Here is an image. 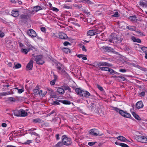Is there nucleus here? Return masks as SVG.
Listing matches in <instances>:
<instances>
[{"label":"nucleus","instance_id":"f3484780","mask_svg":"<svg viewBox=\"0 0 147 147\" xmlns=\"http://www.w3.org/2000/svg\"><path fill=\"white\" fill-rule=\"evenodd\" d=\"M143 104L142 101H138L136 105V107L138 109H140L143 107Z\"/></svg>","mask_w":147,"mask_h":147},{"label":"nucleus","instance_id":"a18cd8bd","mask_svg":"<svg viewBox=\"0 0 147 147\" xmlns=\"http://www.w3.org/2000/svg\"><path fill=\"white\" fill-rule=\"evenodd\" d=\"M105 49L106 50L108 51V52L111 51L113 50V49H112L110 47H105Z\"/></svg>","mask_w":147,"mask_h":147},{"label":"nucleus","instance_id":"5fc2aeb1","mask_svg":"<svg viewBox=\"0 0 147 147\" xmlns=\"http://www.w3.org/2000/svg\"><path fill=\"white\" fill-rule=\"evenodd\" d=\"M9 100L11 102H15V99L13 97H9Z\"/></svg>","mask_w":147,"mask_h":147},{"label":"nucleus","instance_id":"6e6d98bb","mask_svg":"<svg viewBox=\"0 0 147 147\" xmlns=\"http://www.w3.org/2000/svg\"><path fill=\"white\" fill-rule=\"evenodd\" d=\"M56 81L55 80H53L51 81L50 82V84L51 85H53L55 84V82Z\"/></svg>","mask_w":147,"mask_h":147},{"label":"nucleus","instance_id":"6ab92c4d","mask_svg":"<svg viewBox=\"0 0 147 147\" xmlns=\"http://www.w3.org/2000/svg\"><path fill=\"white\" fill-rule=\"evenodd\" d=\"M57 92L59 94L62 95L64 94L65 92L64 89L61 86L58 88Z\"/></svg>","mask_w":147,"mask_h":147},{"label":"nucleus","instance_id":"4be33fe9","mask_svg":"<svg viewBox=\"0 0 147 147\" xmlns=\"http://www.w3.org/2000/svg\"><path fill=\"white\" fill-rule=\"evenodd\" d=\"M11 13V15L14 17H16L19 15V11H18L13 10Z\"/></svg>","mask_w":147,"mask_h":147},{"label":"nucleus","instance_id":"0e129e2a","mask_svg":"<svg viewBox=\"0 0 147 147\" xmlns=\"http://www.w3.org/2000/svg\"><path fill=\"white\" fill-rule=\"evenodd\" d=\"M70 44L69 42H65L63 43V45L65 46H67L68 45H70Z\"/></svg>","mask_w":147,"mask_h":147},{"label":"nucleus","instance_id":"c9c22d12","mask_svg":"<svg viewBox=\"0 0 147 147\" xmlns=\"http://www.w3.org/2000/svg\"><path fill=\"white\" fill-rule=\"evenodd\" d=\"M47 89L48 91H49V93L50 94L51 96H53L54 95V92L53 90L51 88H47Z\"/></svg>","mask_w":147,"mask_h":147},{"label":"nucleus","instance_id":"338daca9","mask_svg":"<svg viewBox=\"0 0 147 147\" xmlns=\"http://www.w3.org/2000/svg\"><path fill=\"white\" fill-rule=\"evenodd\" d=\"M24 92V90L22 89H18V93H21Z\"/></svg>","mask_w":147,"mask_h":147},{"label":"nucleus","instance_id":"7c9ffc66","mask_svg":"<svg viewBox=\"0 0 147 147\" xmlns=\"http://www.w3.org/2000/svg\"><path fill=\"white\" fill-rule=\"evenodd\" d=\"M14 115L18 117L20 116H21L20 110L15 111L14 112Z\"/></svg>","mask_w":147,"mask_h":147},{"label":"nucleus","instance_id":"b1692460","mask_svg":"<svg viewBox=\"0 0 147 147\" xmlns=\"http://www.w3.org/2000/svg\"><path fill=\"white\" fill-rule=\"evenodd\" d=\"M117 138L120 141H122L123 142H125V141H128L124 137L122 136H119Z\"/></svg>","mask_w":147,"mask_h":147},{"label":"nucleus","instance_id":"20e7f679","mask_svg":"<svg viewBox=\"0 0 147 147\" xmlns=\"http://www.w3.org/2000/svg\"><path fill=\"white\" fill-rule=\"evenodd\" d=\"M111 64L109 63L106 62L100 61L99 62H97L96 65H93V66L95 67L98 68L100 66H107L108 67H111L112 66Z\"/></svg>","mask_w":147,"mask_h":147},{"label":"nucleus","instance_id":"dca6fc26","mask_svg":"<svg viewBox=\"0 0 147 147\" xmlns=\"http://www.w3.org/2000/svg\"><path fill=\"white\" fill-rule=\"evenodd\" d=\"M59 36L60 38L65 39L67 38L66 34L63 32H60L59 33Z\"/></svg>","mask_w":147,"mask_h":147},{"label":"nucleus","instance_id":"c756f323","mask_svg":"<svg viewBox=\"0 0 147 147\" xmlns=\"http://www.w3.org/2000/svg\"><path fill=\"white\" fill-rule=\"evenodd\" d=\"M126 28L127 29L131 31H135L136 29V27L134 26H126Z\"/></svg>","mask_w":147,"mask_h":147},{"label":"nucleus","instance_id":"c03bdc74","mask_svg":"<svg viewBox=\"0 0 147 147\" xmlns=\"http://www.w3.org/2000/svg\"><path fill=\"white\" fill-rule=\"evenodd\" d=\"M41 121V120L40 119H34L33 121L35 123H40Z\"/></svg>","mask_w":147,"mask_h":147},{"label":"nucleus","instance_id":"f257e3e1","mask_svg":"<svg viewBox=\"0 0 147 147\" xmlns=\"http://www.w3.org/2000/svg\"><path fill=\"white\" fill-rule=\"evenodd\" d=\"M75 91L77 94L81 97L87 98L91 96V94L89 92L80 88H76L75 89Z\"/></svg>","mask_w":147,"mask_h":147},{"label":"nucleus","instance_id":"a211bd4d","mask_svg":"<svg viewBox=\"0 0 147 147\" xmlns=\"http://www.w3.org/2000/svg\"><path fill=\"white\" fill-rule=\"evenodd\" d=\"M31 50H32V49L31 48H28L27 49H21V51L22 53H24L25 54H26Z\"/></svg>","mask_w":147,"mask_h":147},{"label":"nucleus","instance_id":"49530a36","mask_svg":"<svg viewBox=\"0 0 147 147\" xmlns=\"http://www.w3.org/2000/svg\"><path fill=\"white\" fill-rule=\"evenodd\" d=\"M111 107L113 108V110L117 112H119V111L120 110L117 107H115L113 106H111Z\"/></svg>","mask_w":147,"mask_h":147},{"label":"nucleus","instance_id":"69168bd1","mask_svg":"<svg viewBox=\"0 0 147 147\" xmlns=\"http://www.w3.org/2000/svg\"><path fill=\"white\" fill-rule=\"evenodd\" d=\"M32 134L36 136L39 137V135L35 132H32L31 133Z\"/></svg>","mask_w":147,"mask_h":147},{"label":"nucleus","instance_id":"5701e85b","mask_svg":"<svg viewBox=\"0 0 147 147\" xmlns=\"http://www.w3.org/2000/svg\"><path fill=\"white\" fill-rule=\"evenodd\" d=\"M94 31V29L93 30H90L87 32V34L88 35L90 36H92L95 35V34Z\"/></svg>","mask_w":147,"mask_h":147},{"label":"nucleus","instance_id":"0eeeda50","mask_svg":"<svg viewBox=\"0 0 147 147\" xmlns=\"http://www.w3.org/2000/svg\"><path fill=\"white\" fill-rule=\"evenodd\" d=\"M89 134L94 136H101L103 135V134H100L99 131L98 130L96 129H90L89 131Z\"/></svg>","mask_w":147,"mask_h":147},{"label":"nucleus","instance_id":"4468645a","mask_svg":"<svg viewBox=\"0 0 147 147\" xmlns=\"http://www.w3.org/2000/svg\"><path fill=\"white\" fill-rule=\"evenodd\" d=\"M13 42L11 41H9L7 44V47L9 48L10 50H13L14 47L13 46Z\"/></svg>","mask_w":147,"mask_h":147},{"label":"nucleus","instance_id":"680f3d73","mask_svg":"<svg viewBox=\"0 0 147 147\" xmlns=\"http://www.w3.org/2000/svg\"><path fill=\"white\" fill-rule=\"evenodd\" d=\"M40 30L42 32H44L46 31V28L44 27H42L41 28Z\"/></svg>","mask_w":147,"mask_h":147},{"label":"nucleus","instance_id":"58836bf2","mask_svg":"<svg viewBox=\"0 0 147 147\" xmlns=\"http://www.w3.org/2000/svg\"><path fill=\"white\" fill-rule=\"evenodd\" d=\"M63 51L66 53H70V50L69 49L67 48H64L62 49Z\"/></svg>","mask_w":147,"mask_h":147},{"label":"nucleus","instance_id":"aec40b11","mask_svg":"<svg viewBox=\"0 0 147 147\" xmlns=\"http://www.w3.org/2000/svg\"><path fill=\"white\" fill-rule=\"evenodd\" d=\"M90 106L88 107V108L90 110L92 111H94L96 109V105L94 104L91 103Z\"/></svg>","mask_w":147,"mask_h":147},{"label":"nucleus","instance_id":"774afa93","mask_svg":"<svg viewBox=\"0 0 147 147\" xmlns=\"http://www.w3.org/2000/svg\"><path fill=\"white\" fill-rule=\"evenodd\" d=\"M31 142V141L30 140H28L27 141L24 143L25 144H29Z\"/></svg>","mask_w":147,"mask_h":147},{"label":"nucleus","instance_id":"9d476101","mask_svg":"<svg viewBox=\"0 0 147 147\" xmlns=\"http://www.w3.org/2000/svg\"><path fill=\"white\" fill-rule=\"evenodd\" d=\"M119 113L125 117L129 118L131 117V115L129 113H127L126 111H124L122 110H120Z\"/></svg>","mask_w":147,"mask_h":147},{"label":"nucleus","instance_id":"864d4df0","mask_svg":"<svg viewBox=\"0 0 147 147\" xmlns=\"http://www.w3.org/2000/svg\"><path fill=\"white\" fill-rule=\"evenodd\" d=\"M120 146L122 147H129V146L126 144L124 143H121L120 144Z\"/></svg>","mask_w":147,"mask_h":147},{"label":"nucleus","instance_id":"13d9d810","mask_svg":"<svg viewBox=\"0 0 147 147\" xmlns=\"http://www.w3.org/2000/svg\"><path fill=\"white\" fill-rule=\"evenodd\" d=\"M97 88H98V89L100 90V91H102L103 90V89L102 88L101 86L100 85H97Z\"/></svg>","mask_w":147,"mask_h":147},{"label":"nucleus","instance_id":"a878e982","mask_svg":"<svg viewBox=\"0 0 147 147\" xmlns=\"http://www.w3.org/2000/svg\"><path fill=\"white\" fill-rule=\"evenodd\" d=\"M108 71L111 74H114L117 75H119L120 74L119 73L115 71H114L113 69L110 68L109 67L108 69Z\"/></svg>","mask_w":147,"mask_h":147},{"label":"nucleus","instance_id":"4d7b16f0","mask_svg":"<svg viewBox=\"0 0 147 147\" xmlns=\"http://www.w3.org/2000/svg\"><path fill=\"white\" fill-rule=\"evenodd\" d=\"M26 45L28 47V48H31L32 49V48L34 49V48L33 46L28 43H27L26 44Z\"/></svg>","mask_w":147,"mask_h":147},{"label":"nucleus","instance_id":"e2e57ef3","mask_svg":"<svg viewBox=\"0 0 147 147\" xmlns=\"http://www.w3.org/2000/svg\"><path fill=\"white\" fill-rule=\"evenodd\" d=\"M119 71L121 72H125L126 71V70L125 69H120L119 70Z\"/></svg>","mask_w":147,"mask_h":147},{"label":"nucleus","instance_id":"c85d7f7f","mask_svg":"<svg viewBox=\"0 0 147 147\" xmlns=\"http://www.w3.org/2000/svg\"><path fill=\"white\" fill-rule=\"evenodd\" d=\"M60 120V118L58 117H55L54 119H52V120H50V121L54 122L55 123H57Z\"/></svg>","mask_w":147,"mask_h":147},{"label":"nucleus","instance_id":"37998d69","mask_svg":"<svg viewBox=\"0 0 147 147\" xmlns=\"http://www.w3.org/2000/svg\"><path fill=\"white\" fill-rule=\"evenodd\" d=\"M33 92L34 94V95H37L39 93V90L37 89H35L33 90Z\"/></svg>","mask_w":147,"mask_h":147},{"label":"nucleus","instance_id":"ddd939ff","mask_svg":"<svg viewBox=\"0 0 147 147\" xmlns=\"http://www.w3.org/2000/svg\"><path fill=\"white\" fill-rule=\"evenodd\" d=\"M33 61L31 60L28 64L26 67V69L27 70H31L32 68Z\"/></svg>","mask_w":147,"mask_h":147},{"label":"nucleus","instance_id":"6e6552de","mask_svg":"<svg viewBox=\"0 0 147 147\" xmlns=\"http://www.w3.org/2000/svg\"><path fill=\"white\" fill-rule=\"evenodd\" d=\"M137 140L139 142H140L143 143H147V138L145 136H138L137 137Z\"/></svg>","mask_w":147,"mask_h":147},{"label":"nucleus","instance_id":"f704fd0d","mask_svg":"<svg viewBox=\"0 0 147 147\" xmlns=\"http://www.w3.org/2000/svg\"><path fill=\"white\" fill-rule=\"evenodd\" d=\"M132 39L134 42H136L138 43H140L141 42V40L139 38H136L135 37H133L132 38Z\"/></svg>","mask_w":147,"mask_h":147},{"label":"nucleus","instance_id":"473e14b6","mask_svg":"<svg viewBox=\"0 0 147 147\" xmlns=\"http://www.w3.org/2000/svg\"><path fill=\"white\" fill-rule=\"evenodd\" d=\"M109 67H99L98 68V70L101 71H108Z\"/></svg>","mask_w":147,"mask_h":147},{"label":"nucleus","instance_id":"2eb2a0df","mask_svg":"<svg viewBox=\"0 0 147 147\" xmlns=\"http://www.w3.org/2000/svg\"><path fill=\"white\" fill-rule=\"evenodd\" d=\"M140 5L143 7H145L147 8V1H144L143 0H141L139 2Z\"/></svg>","mask_w":147,"mask_h":147},{"label":"nucleus","instance_id":"423d86ee","mask_svg":"<svg viewBox=\"0 0 147 147\" xmlns=\"http://www.w3.org/2000/svg\"><path fill=\"white\" fill-rule=\"evenodd\" d=\"M58 101V102L54 101L53 102V105H59V102H61L65 105H70L71 104V102L68 100H59Z\"/></svg>","mask_w":147,"mask_h":147},{"label":"nucleus","instance_id":"393cba45","mask_svg":"<svg viewBox=\"0 0 147 147\" xmlns=\"http://www.w3.org/2000/svg\"><path fill=\"white\" fill-rule=\"evenodd\" d=\"M129 19L132 22H136L137 20L136 19V16L135 15L129 16Z\"/></svg>","mask_w":147,"mask_h":147},{"label":"nucleus","instance_id":"603ef678","mask_svg":"<svg viewBox=\"0 0 147 147\" xmlns=\"http://www.w3.org/2000/svg\"><path fill=\"white\" fill-rule=\"evenodd\" d=\"M96 143V142H89L88 143V145L90 146H92L94 145L95 143Z\"/></svg>","mask_w":147,"mask_h":147},{"label":"nucleus","instance_id":"2f4dec72","mask_svg":"<svg viewBox=\"0 0 147 147\" xmlns=\"http://www.w3.org/2000/svg\"><path fill=\"white\" fill-rule=\"evenodd\" d=\"M20 115L22 116H25L27 115V113L23 109L20 110Z\"/></svg>","mask_w":147,"mask_h":147},{"label":"nucleus","instance_id":"f8f14e48","mask_svg":"<svg viewBox=\"0 0 147 147\" xmlns=\"http://www.w3.org/2000/svg\"><path fill=\"white\" fill-rule=\"evenodd\" d=\"M56 115V113L55 111H54L53 110L51 112L49 113L46 115V117H49V120H51V119H52L55 118V116Z\"/></svg>","mask_w":147,"mask_h":147},{"label":"nucleus","instance_id":"72a5a7b5","mask_svg":"<svg viewBox=\"0 0 147 147\" xmlns=\"http://www.w3.org/2000/svg\"><path fill=\"white\" fill-rule=\"evenodd\" d=\"M102 30H101L100 28H97L94 29V32L95 34H99L102 32Z\"/></svg>","mask_w":147,"mask_h":147},{"label":"nucleus","instance_id":"79ce46f5","mask_svg":"<svg viewBox=\"0 0 147 147\" xmlns=\"http://www.w3.org/2000/svg\"><path fill=\"white\" fill-rule=\"evenodd\" d=\"M9 94H10V93L9 92L0 93V95L1 96H4Z\"/></svg>","mask_w":147,"mask_h":147},{"label":"nucleus","instance_id":"9b49d317","mask_svg":"<svg viewBox=\"0 0 147 147\" xmlns=\"http://www.w3.org/2000/svg\"><path fill=\"white\" fill-rule=\"evenodd\" d=\"M28 35L31 37L33 38L36 37V34L35 31L32 29L29 30L27 32Z\"/></svg>","mask_w":147,"mask_h":147},{"label":"nucleus","instance_id":"bb28decb","mask_svg":"<svg viewBox=\"0 0 147 147\" xmlns=\"http://www.w3.org/2000/svg\"><path fill=\"white\" fill-rule=\"evenodd\" d=\"M42 9L41 7L39 6H36L33 8V11L36 12L39 10Z\"/></svg>","mask_w":147,"mask_h":147},{"label":"nucleus","instance_id":"de8ad7c7","mask_svg":"<svg viewBox=\"0 0 147 147\" xmlns=\"http://www.w3.org/2000/svg\"><path fill=\"white\" fill-rule=\"evenodd\" d=\"M112 17H118L119 16V13L117 12H116L115 13L112 15Z\"/></svg>","mask_w":147,"mask_h":147},{"label":"nucleus","instance_id":"ea45409f","mask_svg":"<svg viewBox=\"0 0 147 147\" xmlns=\"http://www.w3.org/2000/svg\"><path fill=\"white\" fill-rule=\"evenodd\" d=\"M21 67V64L18 63L15 65V66L13 67V68L15 69H18L20 68Z\"/></svg>","mask_w":147,"mask_h":147},{"label":"nucleus","instance_id":"a19ab883","mask_svg":"<svg viewBox=\"0 0 147 147\" xmlns=\"http://www.w3.org/2000/svg\"><path fill=\"white\" fill-rule=\"evenodd\" d=\"M119 79H118V81H124L126 79V78L123 76H119Z\"/></svg>","mask_w":147,"mask_h":147},{"label":"nucleus","instance_id":"052dcab7","mask_svg":"<svg viewBox=\"0 0 147 147\" xmlns=\"http://www.w3.org/2000/svg\"><path fill=\"white\" fill-rule=\"evenodd\" d=\"M81 48L82 51L85 52H86L87 51V50L84 45H83L82 46Z\"/></svg>","mask_w":147,"mask_h":147},{"label":"nucleus","instance_id":"3c124183","mask_svg":"<svg viewBox=\"0 0 147 147\" xmlns=\"http://www.w3.org/2000/svg\"><path fill=\"white\" fill-rule=\"evenodd\" d=\"M42 90H40V91H39V93L38 94L40 96H45V94H44L42 93Z\"/></svg>","mask_w":147,"mask_h":147},{"label":"nucleus","instance_id":"4c0bfd02","mask_svg":"<svg viewBox=\"0 0 147 147\" xmlns=\"http://www.w3.org/2000/svg\"><path fill=\"white\" fill-rule=\"evenodd\" d=\"M63 145V142H59L55 145V147H61Z\"/></svg>","mask_w":147,"mask_h":147},{"label":"nucleus","instance_id":"7ed1b4c3","mask_svg":"<svg viewBox=\"0 0 147 147\" xmlns=\"http://www.w3.org/2000/svg\"><path fill=\"white\" fill-rule=\"evenodd\" d=\"M34 55L33 54L32 55L35 58L34 59V61H36V63L39 65H42L44 62L42 60V55L37 56L36 57L34 56Z\"/></svg>","mask_w":147,"mask_h":147},{"label":"nucleus","instance_id":"39448f33","mask_svg":"<svg viewBox=\"0 0 147 147\" xmlns=\"http://www.w3.org/2000/svg\"><path fill=\"white\" fill-rule=\"evenodd\" d=\"M111 38L110 39L109 41L110 42L113 43H120L121 42V38L118 36H111Z\"/></svg>","mask_w":147,"mask_h":147},{"label":"nucleus","instance_id":"f03ea898","mask_svg":"<svg viewBox=\"0 0 147 147\" xmlns=\"http://www.w3.org/2000/svg\"><path fill=\"white\" fill-rule=\"evenodd\" d=\"M62 142L63 145L66 146L69 145L72 143L71 139L67 138L66 135L62 136Z\"/></svg>","mask_w":147,"mask_h":147},{"label":"nucleus","instance_id":"1a4fd4ad","mask_svg":"<svg viewBox=\"0 0 147 147\" xmlns=\"http://www.w3.org/2000/svg\"><path fill=\"white\" fill-rule=\"evenodd\" d=\"M63 65L60 63H58L57 65L56 68L58 70V72L59 73H65V71L63 69Z\"/></svg>","mask_w":147,"mask_h":147},{"label":"nucleus","instance_id":"cd10ccee","mask_svg":"<svg viewBox=\"0 0 147 147\" xmlns=\"http://www.w3.org/2000/svg\"><path fill=\"white\" fill-rule=\"evenodd\" d=\"M132 114L135 118L136 119L138 120H141V118L139 117V116L136 114L134 112H132Z\"/></svg>","mask_w":147,"mask_h":147},{"label":"nucleus","instance_id":"412c9836","mask_svg":"<svg viewBox=\"0 0 147 147\" xmlns=\"http://www.w3.org/2000/svg\"><path fill=\"white\" fill-rule=\"evenodd\" d=\"M20 19L23 21H26L28 18L29 17L27 15H22L20 17Z\"/></svg>","mask_w":147,"mask_h":147},{"label":"nucleus","instance_id":"8fccbe9b","mask_svg":"<svg viewBox=\"0 0 147 147\" xmlns=\"http://www.w3.org/2000/svg\"><path fill=\"white\" fill-rule=\"evenodd\" d=\"M111 78H114V79L115 80H116L118 81V79H119V76H116L115 75H114V76H113L111 77Z\"/></svg>","mask_w":147,"mask_h":147},{"label":"nucleus","instance_id":"09e8293b","mask_svg":"<svg viewBox=\"0 0 147 147\" xmlns=\"http://www.w3.org/2000/svg\"><path fill=\"white\" fill-rule=\"evenodd\" d=\"M141 49L142 50V51H143L144 52H145L146 53V51H147V47H143L142 48H141Z\"/></svg>","mask_w":147,"mask_h":147},{"label":"nucleus","instance_id":"e433bc0d","mask_svg":"<svg viewBox=\"0 0 147 147\" xmlns=\"http://www.w3.org/2000/svg\"><path fill=\"white\" fill-rule=\"evenodd\" d=\"M62 87L64 89V90H68L69 92H71V88L68 86H62Z\"/></svg>","mask_w":147,"mask_h":147},{"label":"nucleus","instance_id":"bf43d9fd","mask_svg":"<svg viewBox=\"0 0 147 147\" xmlns=\"http://www.w3.org/2000/svg\"><path fill=\"white\" fill-rule=\"evenodd\" d=\"M4 33L3 32H1V31H0V37L1 38H2L4 36Z\"/></svg>","mask_w":147,"mask_h":147}]
</instances>
